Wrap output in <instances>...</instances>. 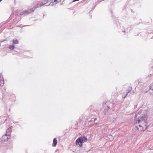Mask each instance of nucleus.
I'll list each match as a JSON object with an SVG mask.
<instances>
[{"label":"nucleus","instance_id":"6e6552de","mask_svg":"<svg viewBox=\"0 0 153 153\" xmlns=\"http://www.w3.org/2000/svg\"><path fill=\"white\" fill-rule=\"evenodd\" d=\"M57 140L56 138H54L53 140V143L52 145L53 146H56L57 143Z\"/></svg>","mask_w":153,"mask_h":153},{"label":"nucleus","instance_id":"423d86ee","mask_svg":"<svg viewBox=\"0 0 153 153\" xmlns=\"http://www.w3.org/2000/svg\"><path fill=\"white\" fill-rule=\"evenodd\" d=\"M12 129L11 127L7 129V130L6 134L7 135V136H10L11 134V131H12Z\"/></svg>","mask_w":153,"mask_h":153},{"label":"nucleus","instance_id":"f8f14e48","mask_svg":"<svg viewBox=\"0 0 153 153\" xmlns=\"http://www.w3.org/2000/svg\"><path fill=\"white\" fill-rule=\"evenodd\" d=\"M127 94H128L127 93H126V94H123V97L124 98H125L127 96Z\"/></svg>","mask_w":153,"mask_h":153},{"label":"nucleus","instance_id":"ddd939ff","mask_svg":"<svg viewBox=\"0 0 153 153\" xmlns=\"http://www.w3.org/2000/svg\"><path fill=\"white\" fill-rule=\"evenodd\" d=\"M129 90H128L127 91L128 92H127L126 93H127V94H128V93L132 89V88H129Z\"/></svg>","mask_w":153,"mask_h":153},{"label":"nucleus","instance_id":"f03ea898","mask_svg":"<svg viewBox=\"0 0 153 153\" xmlns=\"http://www.w3.org/2000/svg\"><path fill=\"white\" fill-rule=\"evenodd\" d=\"M51 1H44V2L43 3L42 2V4H41L40 5H37V6H36V7H39L45 4H46V6L50 5L52 6L56 4L57 3V1H53V2L52 1L50 3Z\"/></svg>","mask_w":153,"mask_h":153},{"label":"nucleus","instance_id":"9d476101","mask_svg":"<svg viewBox=\"0 0 153 153\" xmlns=\"http://www.w3.org/2000/svg\"><path fill=\"white\" fill-rule=\"evenodd\" d=\"M13 43L14 44H18L19 43L18 41L17 40H13Z\"/></svg>","mask_w":153,"mask_h":153},{"label":"nucleus","instance_id":"1a4fd4ad","mask_svg":"<svg viewBox=\"0 0 153 153\" xmlns=\"http://www.w3.org/2000/svg\"><path fill=\"white\" fill-rule=\"evenodd\" d=\"M149 88L150 91L151 90L153 91V83L150 84Z\"/></svg>","mask_w":153,"mask_h":153},{"label":"nucleus","instance_id":"f257e3e1","mask_svg":"<svg viewBox=\"0 0 153 153\" xmlns=\"http://www.w3.org/2000/svg\"><path fill=\"white\" fill-rule=\"evenodd\" d=\"M147 114L146 110H140L136 115L134 123L138 124L136 127L140 131L146 130L148 126Z\"/></svg>","mask_w":153,"mask_h":153},{"label":"nucleus","instance_id":"4468645a","mask_svg":"<svg viewBox=\"0 0 153 153\" xmlns=\"http://www.w3.org/2000/svg\"><path fill=\"white\" fill-rule=\"evenodd\" d=\"M75 1V0H74V1H73V2H74L75 1Z\"/></svg>","mask_w":153,"mask_h":153},{"label":"nucleus","instance_id":"0eeeda50","mask_svg":"<svg viewBox=\"0 0 153 153\" xmlns=\"http://www.w3.org/2000/svg\"><path fill=\"white\" fill-rule=\"evenodd\" d=\"M7 135L5 134L3 135L2 137V141L4 142L7 141L8 140V138L7 137Z\"/></svg>","mask_w":153,"mask_h":153},{"label":"nucleus","instance_id":"7ed1b4c3","mask_svg":"<svg viewBox=\"0 0 153 153\" xmlns=\"http://www.w3.org/2000/svg\"><path fill=\"white\" fill-rule=\"evenodd\" d=\"M87 138L85 137H81L78 138L76 141V144H79L80 146H82V143L86 142Z\"/></svg>","mask_w":153,"mask_h":153},{"label":"nucleus","instance_id":"20e7f679","mask_svg":"<svg viewBox=\"0 0 153 153\" xmlns=\"http://www.w3.org/2000/svg\"><path fill=\"white\" fill-rule=\"evenodd\" d=\"M34 10V9H30L28 10H25L22 13L20 14V15L25 16L33 12Z\"/></svg>","mask_w":153,"mask_h":153},{"label":"nucleus","instance_id":"9b49d317","mask_svg":"<svg viewBox=\"0 0 153 153\" xmlns=\"http://www.w3.org/2000/svg\"><path fill=\"white\" fill-rule=\"evenodd\" d=\"M14 48V45H10L9 47V48L12 50Z\"/></svg>","mask_w":153,"mask_h":153},{"label":"nucleus","instance_id":"39448f33","mask_svg":"<svg viewBox=\"0 0 153 153\" xmlns=\"http://www.w3.org/2000/svg\"><path fill=\"white\" fill-rule=\"evenodd\" d=\"M4 83V81L3 77L0 74V85L1 87L3 86Z\"/></svg>","mask_w":153,"mask_h":153}]
</instances>
